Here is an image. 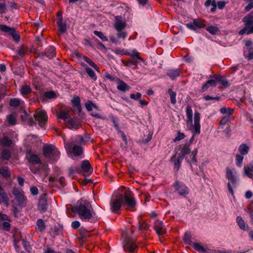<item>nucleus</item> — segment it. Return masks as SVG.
I'll return each instance as SVG.
<instances>
[{
	"label": "nucleus",
	"mask_w": 253,
	"mask_h": 253,
	"mask_svg": "<svg viewBox=\"0 0 253 253\" xmlns=\"http://www.w3.org/2000/svg\"><path fill=\"white\" fill-rule=\"evenodd\" d=\"M67 125L69 126V128L77 129L81 126V124L78 120L70 118L67 122Z\"/></svg>",
	"instance_id": "f3484780"
},
{
	"label": "nucleus",
	"mask_w": 253,
	"mask_h": 253,
	"mask_svg": "<svg viewBox=\"0 0 253 253\" xmlns=\"http://www.w3.org/2000/svg\"><path fill=\"white\" fill-rule=\"evenodd\" d=\"M138 247L135 240L126 237L124 240V249L126 252L130 253L136 252Z\"/></svg>",
	"instance_id": "6e6552de"
},
{
	"label": "nucleus",
	"mask_w": 253,
	"mask_h": 253,
	"mask_svg": "<svg viewBox=\"0 0 253 253\" xmlns=\"http://www.w3.org/2000/svg\"><path fill=\"white\" fill-rule=\"evenodd\" d=\"M85 107L86 108V110L89 112L92 111L93 108H94L97 110H99L98 107L95 104H94L92 101L90 100H88L85 103Z\"/></svg>",
	"instance_id": "bb28decb"
},
{
	"label": "nucleus",
	"mask_w": 253,
	"mask_h": 253,
	"mask_svg": "<svg viewBox=\"0 0 253 253\" xmlns=\"http://www.w3.org/2000/svg\"><path fill=\"white\" fill-rule=\"evenodd\" d=\"M245 1L248 3V4L245 8V11L248 12L253 8V0H245Z\"/></svg>",
	"instance_id": "603ef678"
},
{
	"label": "nucleus",
	"mask_w": 253,
	"mask_h": 253,
	"mask_svg": "<svg viewBox=\"0 0 253 253\" xmlns=\"http://www.w3.org/2000/svg\"><path fill=\"white\" fill-rule=\"evenodd\" d=\"M193 133H198L200 132V125L199 124H194V126L192 130Z\"/></svg>",
	"instance_id": "e2e57ef3"
},
{
	"label": "nucleus",
	"mask_w": 253,
	"mask_h": 253,
	"mask_svg": "<svg viewBox=\"0 0 253 253\" xmlns=\"http://www.w3.org/2000/svg\"><path fill=\"white\" fill-rule=\"evenodd\" d=\"M72 151L75 156H79L83 153V148L80 146L74 145L72 148Z\"/></svg>",
	"instance_id": "c85d7f7f"
},
{
	"label": "nucleus",
	"mask_w": 253,
	"mask_h": 253,
	"mask_svg": "<svg viewBox=\"0 0 253 253\" xmlns=\"http://www.w3.org/2000/svg\"><path fill=\"white\" fill-rule=\"evenodd\" d=\"M31 91H32V90H31L30 87L27 85H23L21 87V92L23 95L28 94L30 93V92H31Z\"/></svg>",
	"instance_id": "09e8293b"
},
{
	"label": "nucleus",
	"mask_w": 253,
	"mask_h": 253,
	"mask_svg": "<svg viewBox=\"0 0 253 253\" xmlns=\"http://www.w3.org/2000/svg\"><path fill=\"white\" fill-rule=\"evenodd\" d=\"M0 174H1L5 178L10 176V173L7 167H2L0 170Z\"/></svg>",
	"instance_id": "a18cd8bd"
},
{
	"label": "nucleus",
	"mask_w": 253,
	"mask_h": 253,
	"mask_svg": "<svg viewBox=\"0 0 253 253\" xmlns=\"http://www.w3.org/2000/svg\"><path fill=\"white\" fill-rule=\"evenodd\" d=\"M27 47L22 45L20 47V49L17 51V53L20 56L23 57L25 55L26 52L27 51Z\"/></svg>",
	"instance_id": "3c124183"
},
{
	"label": "nucleus",
	"mask_w": 253,
	"mask_h": 253,
	"mask_svg": "<svg viewBox=\"0 0 253 253\" xmlns=\"http://www.w3.org/2000/svg\"><path fill=\"white\" fill-rule=\"evenodd\" d=\"M191 245L197 251L203 253H205L206 252L205 248L198 243L193 242Z\"/></svg>",
	"instance_id": "37998d69"
},
{
	"label": "nucleus",
	"mask_w": 253,
	"mask_h": 253,
	"mask_svg": "<svg viewBox=\"0 0 253 253\" xmlns=\"http://www.w3.org/2000/svg\"><path fill=\"white\" fill-rule=\"evenodd\" d=\"M11 156V152L9 150L4 149L1 152V157L3 160H7Z\"/></svg>",
	"instance_id": "a19ab883"
},
{
	"label": "nucleus",
	"mask_w": 253,
	"mask_h": 253,
	"mask_svg": "<svg viewBox=\"0 0 253 253\" xmlns=\"http://www.w3.org/2000/svg\"><path fill=\"white\" fill-rule=\"evenodd\" d=\"M213 78L215 79V82H219L221 84H222L223 86L225 87H227L229 86V84L228 82L226 79H225L223 77L215 75L213 76Z\"/></svg>",
	"instance_id": "4be33fe9"
},
{
	"label": "nucleus",
	"mask_w": 253,
	"mask_h": 253,
	"mask_svg": "<svg viewBox=\"0 0 253 253\" xmlns=\"http://www.w3.org/2000/svg\"><path fill=\"white\" fill-rule=\"evenodd\" d=\"M82 168L84 172L91 173L93 171V169L89 161L87 160H84L83 162Z\"/></svg>",
	"instance_id": "aec40b11"
},
{
	"label": "nucleus",
	"mask_w": 253,
	"mask_h": 253,
	"mask_svg": "<svg viewBox=\"0 0 253 253\" xmlns=\"http://www.w3.org/2000/svg\"><path fill=\"white\" fill-rule=\"evenodd\" d=\"M0 228L4 231H9L10 229V224L9 222H0Z\"/></svg>",
	"instance_id": "de8ad7c7"
},
{
	"label": "nucleus",
	"mask_w": 253,
	"mask_h": 253,
	"mask_svg": "<svg viewBox=\"0 0 253 253\" xmlns=\"http://www.w3.org/2000/svg\"><path fill=\"white\" fill-rule=\"evenodd\" d=\"M130 87L125 82L119 80L118 82L117 89L120 91H126L128 90Z\"/></svg>",
	"instance_id": "a878e982"
},
{
	"label": "nucleus",
	"mask_w": 253,
	"mask_h": 253,
	"mask_svg": "<svg viewBox=\"0 0 253 253\" xmlns=\"http://www.w3.org/2000/svg\"><path fill=\"white\" fill-rule=\"evenodd\" d=\"M79 231L82 236V238H79V241L80 243L83 242V238H88L90 236L89 233L91 231V230H89L86 229H84V227H82L79 229Z\"/></svg>",
	"instance_id": "5701e85b"
},
{
	"label": "nucleus",
	"mask_w": 253,
	"mask_h": 253,
	"mask_svg": "<svg viewBox=\"0 0 253 253\" xmlns=\"http://www.w3.org/2000/svg\"><path fill=\"white\" fill-rule=\"evenodd\" d=\"M139 230H146L149 228V225L146 222H138Z\"/></svg>",
	"instance_id": "13d9d810"
},
{
	"label": "nucleus",
	"mask_w": 253,
	"mask_h": 253,
	"mask_svg": "<svg viewBox=\"0 0 253 253\" xmlns=\"http://www.w3.org/2000/svg\"><path fill=\"white\" fill-rule=\"evenodd\" d=\"M127 54L130 56L133 59H135L137 60H143L142 58L138 55V52L135 50H133L131 53H128Z\"/></svg>",
	"instance_id": "c03bdc74"
},
{
	"label": "nucleus",
	"mask_w": 253,
	"mask_h": 253,
	"mask_svg": "<svg viewBox=\"0 0 253 253\" xmlns=\"http://www.w3.org/2000/svg\"><path fill=\"white\" fill-rule=\"evenodd\" d=\"M0 30L5 33V34L11 36L13 40L16 42H18L20 41V36L18 32H17L14 28L9 27L6 25H0Z\"/></svg>",
	"instance_id": "423d86ee"
},
{
	"label": "nucleus",
	"mask_w": 253,
	"mask_h": 253,
	"mask_svg": "<svg viewBox=\"0 0 253 253\" xmlns=\"http://www.w3.org/2000/svg\"><path fill=\"white\" fill-rule=\"evenodd\" d=\"M117 31V36L118 38H122V39H125L126 38V37L127 36V34L125 31V30H119V31Z\"/></svg>",
	"instance_id": "6e6d98bb"
},
{
	"label": "nucleus",
	"mask_w": 253,
	"mask_h": 253,
	"mask_svg": "<svg viewBox=\"0 0 253 253\" xmlns=\"http://www.w3.org/2000/svg\"><path fill=\"white\" fill-rule=\"evenodd\" d=\"M249 149V147L246 144H242L239 148V151L240 154L242 155L247 154L248 153Z\"/></svg>",
	"instance_id": "7c9ffc66"
},
{
	"label": "nucleus",
	"mask_w": 253,
	"mask_h": 253,
	"mask_svg": "<svg viewBox=\"0 0 253 253\" xmlns=\"http://www.w3.org/2000/svg\"><path fill=\"white\" fill-rule=\"evenodd\" d=\"M244 173L247 176L253 180V171H250L249 168H244Z\"/></svg>",
	"instance_id": "69168bd1"
},
{
	"label": "nucleus",
	"mask_w": 253,
	"mask_h": 253,
	"mask_svg": "<svg viewBox=\"0 0 253 253\" xmlns=\"http://www.w3.org/2000/svg\"><path fill=\"white\" fill-rule=\"evenodd\" d=\"M8 122L10 125H14L16 124V119L15 117L11 114L7 116V117Z\"/></svg>",
	"instance_id": "bf43d9fd"
},
{
	"label": "nucleus",
	"mask_w": 253,
	"mask_h": 253,
	"mask_svg": "<svg viewBox=\"0 0 253 253\" xmlns=\"http://www.w3.org/2000/svg\"><path fill=\"white\" fill-rule=\"evenodd\" d=\"M45 227L44 222H37L36 230L38 232H42L45 229Z\"/></svg>",
	"instance_id": "8fccbe9b"
},
{
	"label": "nucleus",
	"mask_w": 253,
	"mask_h": 253,
	"mask_svg": "<svg viewBox=\"0 0 253 253\" xmlns=\"http://www.w3.org/2000/svg\"><path fill=\"white\" fill-rule=\"evenodd\" d=\"M126 26V24L125 21L116 19L114 24V27L117 31L125 30Z\"/></svg>",
	"instance_id": "6ab92c4d"
},
{
	"label": "nucleus",
	"mask_w": 253,
	"mask_h": 253,
	"mask_svg": "<svg viewBox=\"0 0 253 253\" xmlns=\"http://www.w3.org/2000/svg\"><path fill=\"white\" fill-rule=\"evenodd\" d=\"M57 117H58V118L63 119V120H66L67 119H70V116L69 112L68 111H62L60 112L59 113L58 115H57Z\"/></svg>",
	"instance_id": "f704fd0d"
},
{
	"label": "nucleus",
	"mask_w": 253,
	"mask_h": 253,
	"mask_svg": "<svg viewBox=\"0 0 253 253\" xmlns=\"http://www.w3.org/2000/svg\"><path fill=\"white\" fill-rule=\"evenodd\" d=\"M154 228L159 235H163L166 233V229L164 227L162 222H158L156 224Z\"/></svg>",
	"instance_id": "412c9836"
},
{
	"label": "nucleus",
	"mask_w": 253,
	"mask_h": 253,
	"mask_svg": "<svg viewBox=\"0 0 253 253\" xmlns=\"http://www.w3.org/2000/svg\"><path fill=\"white\" fill-rule=\"evenodd\" d=\"M51 229L56 235H58L62 233L63 227L59 224H57L51 227Z\"/></svg>",
	"instance_id": "473e14b6"
},
{
	"label": "nucleus",
	"mask_w": 253,
	"mask_h": 253,
	"mask_svg": "<svg viewBox=\"0 0 253 253\" xmlns=\"http://www.w3.org/2000/svg\"><path fill=\"white\" fill-rule=\"evenodd\" d=\"M23 246L24 247L25 249L28 252H31L32 250V248L30 246L29 243L25 240H22Z\"/></svg>",
	"instance_id": "052dcab7"
},
{
	"label": "nucleus",
	"mask_w": 253,
	"mask_h": 253,
	"mask_svg": "<svg viewBox=\"0 0 253 253\" xmlns=\"http://www.w3.org/2000/svg\"><path fill=\"white\" fill-rule=\"evenodd\" d=\"M72 212L77 214L82 220H89L95 215L91 205L85 201L81 200L72 206Z\"/></svg>",
	"instance_id": "f257e3e1"
},
{
	"label": "nucleus",
	"mask_w": 253,
	"mask_h": 253,
	"mask_svg": "<svg viewBox=\"0 0 253 253\" xmlns=\"http://www.w3.org/2000/svg\"><path fill=\"white\" fill-rule=\"evenodd\" d=\"M180 71L179 69H171L169 70L167 73V75L172 79L174 80L175 78L179 76Z\"/></svg>",
	"instance_id": "393cba45"
},
{
	"label": "nucleus",
	"mask_w": 253,
	"mask_h": 253,
	"mask_svg": "<svg viewBox=\"0 0 253 253\" xmlns=\"http://www.w3.org/2000/svg\"><path fill=\"white\" fill-rule=\"evenodd\" d=\"M48 205L46 199V195L42 194L40 196L38 207L43 211H45L47 209Z\"/></svg>",
	"instance_id": "4468645a"
},
{
	"label": "nucleus",
	"mask_w": 253,
	"mask_h": 253,
	"mask_svg": "<svg viewBox=\"0 0 253 253\" xmlns=\"http://www.w3.org/2000/svg\"><path fill=\"white\" fill-rule=\"evenodd\" d=\"M38 56H41L42 58L46 56L49 59L53 58L55 56V48L54 47L50 46L46 48L43 52L41 54L37 53Z\"/></svg>",
	"instance_id": "9b49d317"
},
{
	"label": "nucleus",
	"mask_w": 253,
	"mask_h": 253,
	"mask_svg": "<svg viewBox=\"0 0 253 253\" xmlns=\"http://www.w3.org/2000/svg\"><path fill=\"white\" fill-rule=\"evenodd\" d=\"M233 111L234 109L230 108L222 107L220 109V112L221 114H227L228 115V117L232 115Z\"/></svg>",
	"instance_id": "e433bc0d"
},
{
	"label": "nucleus",
	"mask_w": 253,
	"mask_h": 253,
	"mask_svg": "<svg viewBox=\"0 0 253 253\" xmlns=\"http://www.w3.org/2000/svg\"><path fill=\"white\" fill-rule=\"evenodd\" d=\"M43 154L47 158L52 161H56L59 157L60 153L58 150L52 145H45L43 147Z\"/></svg>",
	"instance_id": "20e7f679"
},
{
	"label": "nucleus",
	"mask_w": 253,
	"mask_h": 253,
	"mask_svg": "<svg viewBox=\"0 0 253 253\" xmlns=\"http://www.w3.org/2000/svg\"><path fill=\"white\" fill-rule=\"evenodd\" d=\"M20 104V100L16 98L10 99L9 101V105L11 107H17Z\"/></svg>",
	"instance_id": "49530a36"
},
{
	"label": "nucleus",
	"mask_w": 253,
	"mask_h": 253,
	"mask_svg": "<svg viewBox=\"0 0 253 253\" xmlns=\"http://www.w3.org/2000/svg\"><path fill=\"white\" fill-rule=\"evenodd\" d=\"M193 24L195 26L196 28H203L206 26L205 21L197 19L193 20Z\"/></svg>",
	"instance_id": "2f4dec72"
},
{
	"label": "nucleus",
	"mask_w": 253,
	"mask_h": 253,
	"mask_svg": "<svg viewBox=\"0 0 253 253\" xmlns=\"http://www.w3.org/2000/svg\"><path fill=\"white\" fill-rule=\"evenodd\" d=\"M226 178L230 181L228 182L227 186L229 192L233 195L234 192L232 186L235 187L236 183V178L234 175L232 171L229 168H226Z\"/></svg>",
	"instance_id": "9d476101"
},
{
	"label": "nucleus",
	"mask_w": 253,
	"mask_h": 253,
	"mask_svg": "<svg viewBox=\"0 0 253 253\" xmlns=\"http://www.w3.org/2000/svg\"><path fill=\"white\" fill-rule=\"evenodd\" d=\"M186 116L188 118L187 121V125H192V122H193V119H192L193 111H192V108L190 106H187L186 107Z\"/></svg>",
	"instance_id": "b1692460"
},
{
	"label": "nucleus",
	"mask_w": 253,
	"mask_h": 253,
	"mask_svg": "<svg viewBox=\"0 0 253 253\" xmlns=\"http://www.w3.org/2000/svg\"><path fill=\"white\" fill-rule=\"evenodd\" d=\"M238 225L240 228L244 231H248L249 230V228L246 222H238Z\"/></svg>",
	"instance_id": "338daca9"
},
{
	"label": "nucleus",
	"mask_w": 253,
	"mask_h": 253,
	"mask_svg": "<svg viewBox=\"0 0 253 253\" xmlns=\"http://www.w3.org/2000/svg\"><path fill=\"white\" fill-rule=\"evenodd\" d=\"M183 241L184 243L189 245H191L193 242L191 241V237L190 234L188 232H186L183 237Z\"/></svg>",
	"instance_id": "4c0bfd02"
},
{
	"label": "nucleus",
	"mask_w": 253,
	"mask_h": 253,
	"mask_svg": "<svg viewBox=\"0 0 253 253\" xmlns=\"http://www.w3.org/2000/svg\"><path fill=\"white\" fill-rule=\"evenodd\" d=\"M220 96H211L210 95H207L203 96V99H204L205 100H215L218 101L220 99Z\"/></svg>",
	"instance_id": "4d7b16f0"
},
{
	"label": "nucleus",
	"mask_w": 253,
	"mask_h": 253,
	"mask_svg": "<svg viewBox=\"0 0 253 253\" xmlns=\"http://www.w3.org/2000/svg\"><path fill=\"white\" fill-rule=\"evenodd\" d=\"M185 137V135L183 133L178 132L177 136L173 139L174 142L179 141L183 139Z\"/></svg>",
	"instance_id": "0e129e2a"
},
{
	"label": "nucleus",
	"mask_w": 253,
	"mask_h": 253,
	"mask_svg": "<svg viewBox=\"0 0 253 253\" xmlns=\"http://www.w3.org/2000/svg\"><path fill=\"white\" fill-rule=\"evenodd\" d=\"M174 192L180 196H185L189 194V189L183 183L176 181L173 184Z\"/></svg>",
	"instance_id": "1a4fd4ad"
},
{
	"label": "nucleus",
	"mask_w": 253,
	"mask_h": 253,
	"mask_svg": "<svg viewBox=\"0 0 253 253\" xmlns=\"http://www.w3.org/2000/svg\"><path fill=\"white\" fill-rule=\"evenodd\" d=\"M34 118L41 127H43L46 125L48 119L46 111L44 110H37L34 114Z\"/></svg>",
	"instance_id": "0eeeda50"
},
{
	"label": "nucleus",
	"mask_w": 253,
	"mask_h": 253,
	"mask_svg": "<svg viewBox=\"0 0 253 253\" xmlns=\"http://www.w3.org/2000/svg\"><path fill=\"white\" fill-rule=\"evenodd\" d=\"M244 27L239 32L240 35H250L253 33V10L242 19Z\"/></svg>",
	"instance_id": "f03ea898"
},
{
	"label": "nucleus",
	"mask_w": 253,
	"mask_h": 253,
	"mask_svg": "<svg viewBox=\"0 0 253 253\" xmlns=\"http://www.w3.org/2000/svg\"><path fill=\"white\" fill-rule=\"evenodd\" d=\"M57 24L59 28V32L64 33L67 30L66 24L63 22V21H57Z\"/></svg>",
	"instance_id": "72a5a7b5"
},
{
	"label": "nucleus",
	"mask_w": 253,
	"mask_h": 253,
	"mask_svg": "<svg viewBox=\"0 0 253 253\" xmlns=\"http://www.w3.org/2000/svg\"><path fill=\"white\" fill-rule=\"evenodd\" d=\"M123 204L121 198H118L114 200L111 204V210L113 212L117 213L121 207V205Z\"/></svg>",
	"instance_id": "2eb2a0df"
},
{
	"label": "nucleus",
	"mask_w": 253,
	"mask_h": 253,
	"mask_svg": "<svg viewBox=\"0 0 253 253\" xmlns=\"http://www.w3.org/2000/svg\"><path fill=\"white\" fill-rule=\"evenodd\" d=\"M72 104L74 107L81 104L80 98L78 96L74 97L72 100Z\"/></svg>",
	"instance_id": "680f3d73"
},
{
	"label": "nucleus",
	"mask_w": 253,
	"mask_h": 253,
	"mask_svg": "<svg viewBox=\"0 0 253 253\" xmlns=\"http://www.w3.org/2000/svg\"><path fill=\"white\" fill-rule=\"evenodd\" d=\"M179 150L180 152L178 155L183 158L191 153L189 144L187 143L185 144L180 145Z\"/></svg>",
	"instance_id": "ddd939ff"
},
{
	"label": "nucleus",
	"mask_w": 253,
	"mask_h": 253,
	"mask_svg": "<svg viewBox=\"0 0 253 253\" xmlns=\"http://www.w3.org/2000/svg\"><path fill=\"white\" fill-rule=\"evenodd\" d=\"M93 33L95 36L98 37L103 42H107L108 41V38L104 36L102 32L94 31Z\"/></svg>",
	"instance_id": "79ce46f5"
},
{
	"label": "nucleus",
	"mask_w": 253,
	"mask_h": 253,
	"mask_svg": "<svg viewBox=\"0 0 253 253\" xmlns=\"http://www.w3.org/2000/svg\"><path fill=\"white\" fill-rule=\"evenodd\" d=\"M1 144L4 146L9 147L12 144V140L7 136H4L1 141Z\"/></svg>",
	"instance_id": "ea45409f"
},
{
	"label": "nucleus",
	"mask_w": 253,
	"mask_h": 253,
	"mask_svg": "<svg viewBox=\"0 0 253 253\" xmlns=\"http://www.w3.org/2000/svg\"><path fill=\"white\" fill-rule=\"evenodd\" d=\"M85 70L87 75L91 78L92 80L94 81L97 80V77L95 72L91 68L87 66H85Z\"/></svg>",
	"instance_id": "c756f323"
},
{
	"label": "nucleus",
	"mask_w": 253,
	"mask_h": 253,
	"mask_svg": "<svg viewBox=\"0 0 253 253\" xmlns=\"http://www.w3.org/2000/svg\"><path fill=\"white\" fill-rule=\"evenodd\" d=\"M123 204L126 205L128 208L132 209L136 205L133 194L130 191H126L124 195H121Z\"/></svg>",
	"instance_id": "39448f33"
},
{
	"label": "nucleus",
	"mask_w": 253,
	"mask_h": 253,
	"mask_svg": "<svg viewBox=\"0 0 253 253\" xmlns=\"http://www.w3.org/2000/svg\"><path fill=\"white\" fill-rule=\"evenodd\" d=\"M26 158L28 160L29 163L33 164H38L41 163L40 158L36 154L28 153L26 155Z\"/></svg>",
	"instance_id": "a211bd4d"
},
{
	"label": "nucleus",
	"mask_w": 253,
	"mask_h": 253,
	"mask_svg": "<svg viewBox=\"0 0 253 253\" xmlns=\"http://www.w3.org/2000/svg\"><path fill=\"white\" fill-rule=\"evenodd\" d=\"M206 30L211 35H214L219 31V29L217 26H211L206 28Z\"/></svg>",
	"instance_id": "58836bf2"
},
{
	"label": "nucleus",
	"mask_w": 253,
	"mask_h": 253,
	"mask_svg": "<svg viewBox=\"0 0 253 253\" xmlns=\"http://www.w3.org/2000/svg\"><path fill=\"white\" fill-rule=\"evenodd\" d=\"M244 157L242 155H237L236 156V165L238 167H241V164L243 162Z\"/></svg>",
	"instance_id": "5fc2aeb1"
},
{
	"label": "nucleus",
	"mask_w": 253,
	"mask_h": 253,
	"mask_svg": "<svg viewBox=\"0 0 253 253\" xmlns=\"http://www.w3.org/2000/svg\"><path fill=\"white\" fill-rule=\"evenodd\" d=\"M122 63L126 66L130 67L132 65L137 66L138 61L135 59H129L128 60H122Z\"/></svg>",
	"instance_id": "cd10ccee"
},
{
	"label": "nucleus",
	"mask_w": 253,
	"mask_h": 253,
	"mask_svg": "<svg viewBox=\"0 0 253 253\" xmlns=\"http://www.w3.org/2000/svg\"><path fill=\"white\" fill-rule=\"evenodd\" d=\"M44 96L48 99L55 98L56 97L55 93L52 91L45 92Z\"/></svg>",
	"instance_id": "864d4df0"
},
{
	"label": "nucleus",
	"mask_w": 253,
	"mask_h": 253,
	"mask_svg": "<svg viewBox=\"0 0 253 253\" xmlns=\"http://www.w3.org/2000/svg\"><path fill=\"white\" fill-rule=\"evenodd\" d=\"M200 114L198 112L194 113V124H200Z\"/></svg>",
	"instance_id": "774afa93"
},
{
	"label": "nucleus",
	"mask_w": 253,
	"mask_h": 253,
	"mask_svg": "<svg viewBox=\"0 0 253 253\" xmlns=\"http://www.w3.org/2000/svg\"><path fill=\"white\" fill-rule=\"evenodd\" d=\"M170 98V102L172 104H175L176 102V93L174 92L171 88L168 91Z\"/></svg>",
	"instance_id": "c9c22d12"
},
{
	"label": "nucleus",
	"mask_w": 253,
	"mask_h": 253,
	"mask_svg": "<svg viewBox=\"0 0 253 253\" xmlns=\"http://www.w3.org/2000/svg\"><path fill=\"white\" fill-rule=\"evenodd\" d=\"M11 192L14 196V198L12 200L13 205L19 208L25 207L27 204V199L24 196L22 190L15 187L12 189Z\"/></svg>",
	"instance_id": "7ed1b4c3"
},
{
	"label": "nucleus",
	"mask_w": 253,
	"mask_h": 253,
	"mask_svg": "<svg viewBox=\"0 0 253 253\" xmlns=\"http://www.w3.org/2000/svg\"><path fill=\"white\" fill-rule=\"evenodd\" d=\"M183 160V158L179 155L178 156L177 158H176V154L172 156L171 158L170 161L173 163L174 166V169H176V171L178 170L180 168L181 164Z\"/></svg>",
	"instance_id": "dca6fc26"
},
{
	"label": "nucleus",
	"mask_w": 253,
	"mask_h": 253,
	"mask_svg": "<svg viewBox=\"0 0 253 253\" xmlns=\"http://www.w3.org/2000/svg\"><path fill=\"white\" fill-rule=\"evenodd\" d=\"M197 154V150L195 149L193 151L189 156H186L185 157V160L187 161L188 163H189L191 166V168L192 169V165L194 164H196L197 161L196 158V156Z\"/></svg>",
	"instance_id": "f8f14e48"
}]
</instances>
